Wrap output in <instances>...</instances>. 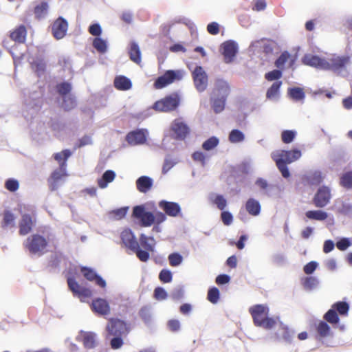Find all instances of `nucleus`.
<instances>
[{"label":"nucleus","mask_w":352,"mask_h":352,"mask_svg":"<svg viewBox=\"0 0 352 352\" xmlns=\"http://www.w3.org/2000/svg\"><path fill=\"white\" fill-rule=\"evenodd\" d=\"M220 50L223 56L224 62L229 64L234 60L238 54L239 45L235 41L228 40L221 45Z\"/></svg>","instance_id":"11"},{"label":"nucleus","mask_w":352,"mask_h":352,"mask_svg":"<svg viewBox=\"0 0 352 352\" xmlns=\"http://www.w3.org/2000/svg\"><path fill=\"white\" fill-rule=\"evenodd\" d=\"M262 52L266 56L265 60H268L278 53V45L273 41H262Z\"/></svg>","instance_id":"24"},{"label":"nucleus","mask_w":352,"mask_h":352,"mask_svg":"<svg viewBox=\"0 0 352 352\" xmlns=\"http://www.w3.org/2000/svg\"><path fill=\"white\" fill-rule=\"evenodd\" d=\"M179 160L177 158H173L170 156V155H166L163 166L162 173L164 175H166L173 167H174L177 163Z\"/></svg>","instance_id":"47"},{"label":"nucleus","mask_w":352,"mask_h":352,"mask_svg":"<svg viewBox=\"0 0 352 352\" xmlns=\"http://www.w3.org/2000/svg\"><path fill=\"white\" fill-rule=\"evenodd\" d=\"M55 88L58 94L64 97L70 95L69 94L72 90V84L69 81L64 80L57 83Z\"/></svg>","instance_id":"35"},{"label":"nucleus","mask_w":352,"mask_h":352,"mask_svg":"<svg viewBox=\"0 0 352 352\" xmlns=\"http://www.w3.org/2000/svg\"><path fill=\"white\" fill-rule=\"evenodd\" d=\"M129 210L128 206H123L113 210L108 213V217L112 220H120L125 217Z\"/></svg>","instance_id":"43"},{"label":"nucleus","mask_w":352,"mask_h":352,"mask_svg":"<svg viewBox=\"0 0 352 352\" xmlns=\"http://www.w3.org/2000/svg\"><path fill=\"white\" fill-rule=\"evenodd\" d=\"M67 282L69 290L74 296L85 298L91 296V291L88 288L81 287L74 277H68Z\"/></svg>","instance_id":"19"},{"label":"nucleus","mask_w":352,"mask_h":352,"mask_svg":"<svg viewBox=\"0 0 352 352\" xmlns=\"http://www.w3.org/2000/svg\"><path fill=\"white\" fill-rule=\"evenodd\" d=\"M331 197V190L327 186H320L313 198V203L318 208L325 207Z\"/></svg>","instance_id":"15"},{"label":"nucleus","mask_w":352,"mask_h":352,"mask_svg":"<svg viewBox=\"0 0 352 352\" xmlns=\"http://www.w3.org/2000/svg\"><path fill=\"white\" fill-rule=\"evenodd\" d=\"M296 131L294 130H284L281 133V140L285 144L292 142L296 138Z\"/></svg>","instance_id":"60"},{"label":"nucleus","mask_w":352,"mask_h":352,"mask_svg":"<svg viewBox=\"0 0 352 352\" xmlns=\"http://www.w3.org/2000/svg\"><path fill=\"white\" fill-rule=\"evenodd\" d=\"M288 96L294 101H301L305 98V94L302 88L299 87H291L287 89Z\"/></svg>","instance_id":"33"},{"label":"nucleus","mask_w":352,"mask_h":352,"mask_svg":"<svg viewBox=\"0 0 352 352\" xmlns=\"http://www.w3.org/2000/svg\"><path fill=\"white\" fill-rule=\"evenodd\" d=\"M350 59L349 56H336L327 60L318 55L305 54L302 57V61L306 65L320 70L331 71L338 75H340L342 72L346 70V66L350 62Z\"/></svg>","instance_id":"1"},{"label":"nucleus","mask_w":352,"mask_h":352,"mask_svg":"<svg viewBox=\"0 0 352 352\" xmlns=\"http://www.w3.org/2000/svg\"><path fill=\"white\" fill-rule=\"evenodd\" d=\"M280 328L283 331L282 336L283 340L285 343L291 344L294 336V331L289 329L288 326L284 324L282 322H280Z\"/></svg>","instance_id":"50"},{"label":"nucleus","mask_w":352,"mask_h":352,"mask_svg":"<svg viewBox=\"0 0 352 352\" xmlns=\"http://www.w3.org/2000/svg\"><path fill=\"white\" fill-rule=\"evenodd\" d=\"M120 238L124 245L131 250L139 244L135 234L131 229L124 230L121 232Z\"/></svg>","instance_id":"26"},{"label":"nucleus","mask_w":352,"mask_h":352,"mask_svg":"<svg viewBox=\"0 0 352 352\" xmlns=\"http://www.w3.org/2000/svg\"><path fill=\"white\" fill-rule=\"evenodd\" d=\"M132 217L136 219L142 227H150L155 223V214L146 210L144 204L137 205L133 208Z\"/></svg>","instance_id":"6"},{"label":"nucleus","mask_w":352,"mask_h":352,"mask_svg":"<svg viewBox=\"0 0 352 352\" xmlns=\"http://www.w3.org/2000/svg\"><path fill=\"white\" fill-rule=\"evenodd\" d=\"M134 253H135L138 259L142 262H146L150 258V250H147L146 249H142L140 248V244L137 245L131 250Z\"/></svg>","instance_id":"49"},{"label":"nucleus","mask_w":352,"mask_h":352,"mask_svg":"<svg viewBox=\"0 0 352 352\" xmlns=\"http://www.w3.org/2000/svg\"><path fill=\"white\" fill-rule=\"evenodd\" d=\"M148 135L147 129H137L127 133L126 140L130 145H141L146 142Z\"/></svg>","instance_id":"16"},{"label":"nucleus","mask_w":352,"mask_h":352,"mask_svg":"<svg viewBox=\"0 0 352 352\" xmlns=\"http://www.w3.org/2000/svg\"><path fill=\"white\" fill-rule=\"evenodd\" d=\"M92 309L101 316L108 315L110 313L109 302L104 298H97L92 301Z\"/></svg>","instance_id":"23"},{"label":"nucleus","mask_w":352,"mask_h":352,"mask_svg":"<svg viewBox=\"0 0 352 352\" xmlns=\"http://www.w3.org/2000/svg\"><path fill=\"white\" fill-rule=\"evenodd\" d=\"M116 173L113 170H107L98 179V185L100 188H105L116 177Z\"/></svg>","instance_id":"30"},{"label":"nucleus","mask_w":352,"mask_h":352,"mask_svg":"<svg viewBox=\"0 0 352 352\" xmlns=\"http://www.w3.org/2000/svg\"><path fill=\"white\" fill-rule=\"evenodd\" d=\"M32 215L28 213L21 214V220L19 222V234L25 236L29 234L36 223V218L34 211L32 210Z\"/></svg>","instance_id":"14"},{"label":"nucleus","mask_w":352,"mask_h":352,"mask_svg":"<svg viewBox=\"0 0 352 352\" xmlns=\"http://www.w3.org/2000/svg\"><path fill=\"white\" fill-rule=\"evenodd\" d=\"M320 284L319 279L313 276H307L302 279V285L307 291H311L318 287Z\"/></svg>","instance_id":"36"},{"label":"nucleus","mask_w":352,"mask_h":352,"mask_svg":"<svg viewBox=\"0 0 352 352\" xmlns=\"http://www.w3.org/2000/svg\"><path fill=\"white\" fill-rule=\"evenodd\" d=\"M220 298V292L214 286L211 287L208 290L207 300L212 304H217Z\"/></svg>","instance_id":"52"},{"label":"nucleus","mask_w":352,"mask_h":352,"mask_svg":"<svg viewBox=\"0 0 352 352\" xmlns=\"http://www.w3.org/2000/svg\"><path fill=\"white\" fill-rule=\"evenodd\" d=\"M352 245L350 238H340L336 243V248L340 251H344Z\"/></svg>","instance_id":"64"},{"label":"nucleus","mask_w":352,"mask_h":352,"mask_svg":"<svg viewBox=\"0 0 352 352\" xmlns=\"http://www.w3.org/2000/svg\"><path fill=\"white\" fill-rule=\"evenodd\" d=\"M158 278L163 283H169L173 280V274L170 270L162 269L160 273Z\"/></svg>","instance_id":"62"},{"label":"nucleus","mask_w":352,"mask_h":352,"mask_svg":"<svg viewBox=\"0 0 352 352\" xmlns=\"http://www.w3.org/2000/svg\"><path fill=\"white\" fill-rule=\"evenodd\" d=\"M340 184L345 188H352V170L347 171L342 174L340 177Z\"/></svg>","instance_id":"57"},{"label":"nucleus","mask_w":352,"mask_h":352,"mask_svg":"<svg viewBox=\"0 0 352 352\" xmlns=\"http://www.w3.org/2000/svg\"><path fill=\"white\" fill-rule=\"evenodd\" d=\"M159 207L169 217H178L182 212L180 205L177 202L161 200L158 203Z\"/></svg>","instance_id":"20"},{"label":"nucleus","mask_w":352,"mask_h":352,"mask_svg":"<svg viewBox=\"0 0 352 352\" xmlns=\"http://www.w3.org/2000/svg\"><path fill=\"white\" fill-rule=\"evenodd\" d=\"M48 8V3L46 1H42L41 3L36 5L34 8V14L36 17L38 19L45 17L47 12Z\"/></svg>","instance_id":"53"},{"label":"nucleus","mask_w":352,"mask_h":352,"mask_svg":"<svg viewBox=\"0 0 352 352\" xmlns=\"http://www.w3.org/2000/svg\"><path fill=\"white\" fill-rule=\"evenodd\" d=\"M230 91V88L228 82L223 79L217 78L215 80L214 89L212 96L227 99Z\"/></svg>","instance_id":"21"},{"label":"nucleus","mask_w":352,"mask_h":352,"mask_svg":"<svg viewBox=\"0 0 352 352\" xmlns=\"http://www.w3.org/2000/svg\"><path fill=\"white\" fill-rule=\"evenodd\" d=\"M68 22L63 16H58L51 25V32L56 40L63 38L68 30Z\"/></svg>","instance_id":"12"},{"label":"nucleus","mask_w":352,"mask_h":352,"mask_svg":"<svg viewBox=\"0 0 352 352\" xmlns=\"http://www.w3.org/2000/svg\"><path fill=\"white\" fill-rule=\"evenodd\" d=\"M210 100L212 109L216 113H219L223 111L227 99L212 96Z\"/></svg>","instance_id":"38"},{"label":"nucleus","mask_w":352,"mask_h":352,"mask_svg":"<svg viewBox=\"0 0 352 352\" xmlns=\"http://www.w3.org/2000/svg\"><path fill=\"white\" fill-rule=\"evenodd\" d=\"M316 329L320 336L323 338L328 336L331 331L330 326L326 320H320L317 325Z\"/></svg>","instance_id":"56"},{"label":"nucleus","mask_w":352,"mask_h":352,"mask_svg":"<svg viewBox=\"0 0 352 352\" xmlns=\"http://www.w3.org/2000/svg\"><path fill=\"white\" fill-rule=\"evenodd\" d=\"M15 220L16 217L14 214L9 210H6L3 214V219L1 223V227L3 229L13 228L15 226Z\"/></svg>","instance_id":"31"},{"label":"nucleus","mask_w":352,"mask_h":352,"mask_svg":"<svg viewBox=\"0 0 352 352\" xmlns=\"http://www.w3.org/2000/svg\"><path fill=\"white\" fill-rule=\"evenodd\" d=\"M137 190L142 193L148 192L153 185V179L147 175L139 177L135 181Z\"/></svg>","instance_id":"25"},{"label":"nucleus","mask_w":352,"mask_h":352,"mask_svg":"<svg viewBox=\"0 0 352 352\" xmlns=\"http://www.w3.org/2000/svg\"><path fill=\"white\" fill-rule=\"evenodd\" d=\"M129 54L130 59L135 63H140L141 61V52L137 42L133 41L129 44Z\"/></svg>","instance_id":"32"},{"label":"nucleus","mask_w":352,"mask_h":352,"mask_svg":"<svg viewBox=\"0 0 352 352\" xmlns=\"http://www.w3.org/2000/svg\"><path fill=\"white\" fill-rule=\"evenodd\" d=\"M24 245L31 254L41 255L46 248L47 241L44 236L34 234L28 237Z\"/></svg>","instance_id":"8"},{"label":"nucleus","mask_w":352,"mask_h":352,"mask_svg":"<svg viewBox=\"0 0 352 352\" xmlns=\"http://www.w3.org/2000/svg\"><path fill=\"white\" fill-rule=\"evenodd\" d=\"M114 87L120 91H127L132 87V82L128 77L119 75L116 76L113 81Z\"/></svg>","instance_id":"28"},{"label":"nucleus","mask_w":352,"mask_h":352,"mask_svg":"<svg viewBox=\"0 0 352 352\" xmlns=\"http://www.w3.org/2000/svg\"><path fill=\"white\" fill-rule=\"evenodd\" d=\"M305 179L308 184L313 186L319 185L323 181L322 173L319 170H315L307 173L305 176Z\"/></svg>","instance_id":"40"},{"label":"nucleus","mask_w":352,"mask_h":352,"mask_svg":"<svg viewBox=\"0 0 352 352\" xmlns=\"http://www.w3.org/2000/svg\"><path fill=\"white\" fill-rule=\"evenodd\" d=\"M338 211L340 214L352 218V203L349 201H342Z\"/></svg>","instance_id":"61"},{"label":"nucleus","mask_w":352,"mask_h":352,"mask_svg":"<svg viewBox=\"0 0 352 352\" xmlns=\"http://www.w3.org/2000/svg\"><path fill=\"white\" fill-rule=\"evenodd\" d=\"M192 78L197 91L199 93L204 92L208 87V76L203 67L196 65L192 72Z\"/></svg>","instance_id":"10"},{"label":"nucleus","mask_w":352,"mask_h":352,"mask_svg":"<svg viewBox=\"0 0 352 352\" xmlns=\"http://www.w3.org/2000/svg\"><path fill=\"white\" fill-rule=\"evenodd\" d=\"M76 340L81 342L86 349H93L97 346V334L92 331H80Z\"/></svg>","instance_id":"18"},{"label":"nucleus","mask_w":352,"mask_h":352,"mask_svg":"<svg viewBox=\"0 0 352 352\" xmlns=\"http://www.w3.org/2000/svg\"><path fill=\"white\" fill-rule=\"evenodd\" d=\"M281 81H275L268 88L266 92V98L270 100H277L279 97L280 88L281 87Z\"/></svg>","instance_id":"34"},{"label":"nucleus","mask_w":352,"mask_h":352,"mask_svg":"<svg viewBox=\"0 0 352 352\" xmlns=\"http://www.w3.org/2000/svg\"><path fill=\"white\" fill-rule=\"evenodd\" d=\"M138 314L144 324L150 329V331H153L155 329L154 318L151 309L148 307H142L140 309Z\"/></svg>","instance_id":"22"},{"label":"nucleus","mask_w":352,"mask_h":352,"mask_svg":"<svg viewBox=\"0 0 352 352\" xmlns=\"http://www.w3.org/2000/svg\"><path fill=\"white\" fill-rule=\"evenodd\" d=\"M219 143V140L216 136H211L205 140L202 144V148L204 151H210L216 148Z\"/></svg>","instance_id":"51"},{"label":"nucleus","mask_w":352,"mask_h":352,"mask_svg":"<svg viewBox=\"0 0 352 352\" xmlns=\"http://www.w3.org/2000/svg\"><path fill=\"white\" fill-rule=\"evenodd\" d=\"M305 216L310 220L324 221L328 217V213L321 210H308L305 212Z\"/></svg>","instance_id":"37"},{"label":"nucleus","mask_w":352,"mask_h":352,"mask_svg":"<svg viewBox=\"0 0 352 352\" xmlns=\"http://www.w3.org/2000/svg\"><path fill=\"white\" fill-rule=\"evenodd\" d=\"M168 260L170 266L178 267L183 263L184 258L180 253L175 252L168 255Z\"/></svg>","instance_id":"55"},{"label":"nucleus","mask_w":352,"mask_h":352,"mask_svg":"<svg viewBox=\"0 0 352 352\" xmlns=\"http://www.w3.org/2000/svg\"><path fill=\"white\" fill-rule=\"evenodd\" d=\"M245 138L244 133L238 129H232L228 134V140L232 144L243 142Z\"/></svg>","instance_id":"41"},{"label":"nucleus","mask_w":352,"mask_h":352,"mask_svg":"<svg viewBox=\"0 0 352 352\" xmlns=\"http://www.w3.org/2000/svg\"><path fill=\"white\" fill-rule=\"evenodd\" d=\"M174 138L170 135H164L162 142V148L166 151H174L176 148Z\"/></svg>","instance_id":"54"},{"label":"nucleus","mask_w":352,"mask_h":352,"mask_svg":"<svg viewBox=\"0 0 352 352\" xmlns=\"http://www.w3.org/2000/svg\"><path fill=\"white\" fill-rule=\"evenodd\" d=\"M108 335L127 336L131 331V324L126 321L111 318L106 326Z\"/></svg>","instance_id":"9"},{"label":"nucleus","mask_w":352,"mask_h":352,"mask_svg":"<svg viewBox=\"0 0 352 352\" xmlns=\"http://www.w3.org/2000/svg\"><path fill=\"white\" fill-rule=\"evenodd\" d=\"M27 31L23 25H21L10 34V38L12 41L19 43H23L25 40Z\"/></svg>","instance_id":"39"},{"label":"nucleus","mask_w":352,"mask_h":352,"mask_svg":"<svg viewBox=\"0 0 352 352\" xmlns=\"http://www.w3.org/2000/svg\"><path fill=\"white\" fill-rule=\"evenodd\" d=\"M77 105L76 97L72 95L62 97L61 107L66 111L74 109Z\"/></svg>","instance_id":"42"},{"label":"nucleus","mask_w":352,"mask_h":352,"mask_svg":"<svg viewBox=\"0 0 352 352\" xmlns=\"http://www.w3.org/2000/svg\"><path fill=\"white\" fill-rule=\"evenodd\" d=\"M333 308L340 316H346L349 311V304L346 301H338L333 304Z\"/></svg>","instance_id":"48"},{"label":"nucleus","mask_w":352,"mask_h":352,"mask_svg":"<svg viewBox=\"0 0 352 352\" xmlns=\"http://www.w3.org/2000/svg\"><path fill=\"white\" fill-rule=\"evenodd\" d=\"M113 336L109 341L112 349L117 350L120 349L124 344L123 336L121 335H111Z\"/></svg>","instance_id":"58"},{"label":"nucleus","mask_w":352,"mask_h":352,"mask_svg":"<svg viewBox=\"0 0 352 352\" xmlns=\"http://www.w3.org/2000/svg\"><path fill=\"white\" fill-rule=\"evenodd\" d=\"M283 72L281 69H275L270 72H267L265 74V78L268 81H279L278 79H280L282 77Z\"/></svg>","instance_id":"59"},{"label":"nucleus","mask_w":352,"mask_h":352,"mask_svg":"<svg viewBox=\"0 0 352 352\" xmlns=\"http://www.w3.org/2000/svg\"><path fill=\"white\" fill-rule=\"evenodd\" d=\"M210 199L214 205H216L217 208L220 210H223L227 206V200L222 195H211L210 196Z\"/></svg>","instance_id":"44"},{"label":"nucleus","mask_w":352,"mask_h":352,"mask_svg":"<svg viewBox=\"0 0 352 352\" xmlns=\"http://www.w3.org/2000/svg\"><path fill=\"white\" fill-rule=\"evenodd\" d=\"M184 74L185 72L183 69L166 70L162 75L155 79L153 86L157 89H163L175 82L182 80Z\"/></svg>","instance_id":"4"},{"label":"nucleus","mask_w":352,"mask_h":352,"mask_svg":"<svg viewBox=\"0 0 352 352\" xmlns=\"http://www.w3.org/2000/svg\"><path fill=\"white\" fill-rule=\"evenodd\" d=\"M254 324L258 327H262L266 330L272 329L276 322L274 318L269 317V307L266 305L257 304L249 309Z\"/></svg>","instance_id":"3"},{"label":"nucleus","mask_w":352,"mask_h":352,"mask_svg":"<svg viewBox=\"0 0 352 352\" xmlns=\"http://www.w3.org/2000/svg\"><path fill=\"white\" fill-rule=\"evenodd\" d=\"M31 67L36 76L41 77L46 71L47 64L43 57L37 56L31 63Z\"/></svg>","instance_id":"27"},{"label":"nucleus","mask_w":352,"mask_h":352,"mask_svg":"<svg viewBox=\"0 0 352 352\" xmlns=\"http://www.w3.org/2000/svg\"><path fill=\"white\" fill-rule=\"evenodd\" d=\"M180 98L177 93L165 96L157 100L152 106L153 110L159 112H170L175 110L179 105Z\"/></svg>","instance_id":"5"},{"label":"nucleus","mask_w":352,"mask_h":352,"mask_svg":"<svg viewBox=\"0 0 352 352\" xmlns=\"http://www.w3.org/2000/svg\"><path fill=\"white\" fill-rule=\"evenodd\" d=\"M245 210L249 214L256 217L261 213L260 202L254 198H249L245 203Z\"/></svg>","instance_id":"29"},{"label":"nucleus","mask_w":352,"mask_h":352,"mask_svg":"<svg viewBox=\"0 0 352 352\" xmlns=\"http://www.w3.org/2000/svg\"><path fill=\"white\" fill-rule=\"evenodd\" d=\"M323 318L327 322H329L332 325L338 324L340 322L339 314L333 308L329 309L324 315Z\"/></svg>","instance_id":"46"},{"label":"nucleus","mask_w":352,"mask_h":352,"mask_svg":"<svg viewBox=\"0 0 352 352\" xmlns=\"http://www.w3.org/2000/svg\"><path fill=\"white\" fill-rule=\"evenodd\" d=\"M172 133L169 134L174 140H184L190 133L188 126L184 122L175 120L170 125Z\"/></svg>","instance_id":"13"},{"label":"nucleus","mask_w":352,"mask_h":352,"mask_svg":"<svg viewBox=\"0 0 352 352\" xmlns=\"http://www.w3.org/2000/svg\"><path fill=\"white\" fill-rule=\"evenodd\" d=\"M72 152L69 149H64L60 153L54 154L55 160L60 163L59 168L54 170L50 176V178L60 181L63 177L67 175V160L71 156Z\"/></svg>","instance_id":"7"},{"label":"nucleus","mask_w":352,"mask_h":352,"mask_svg":"<svg viewBox=\"0 0 352 352\" xmlns=\"http://www.w3.org/2000/svg\"><path fill=\"white\" fill-rule=\"evenodd\" d=\"M80 272L87 280L94 282L97 286L101 288L106 287V280L93 268L82 266L80 267Z\"/></svg>","instance_id":"17"},{"label":"nucleus","mask_w":352,"mask_h":352,"mask_svg":"<svg viewBox=\"0 0 352 352\" xmlns=\"http://www.w3.org/2000/svg\"><path fill=\"white\" fill-rule=\"evenodd\" d=\"M92 45L96 50V51L100 54L106 53L108 49L107 41L100 36L95 37L94 38Z\"/></svg>","instance_id":"45"},{"label":"nucleus","mask_w":352,"mask_h":352,"mask_svg":"<svg viewBox=\"0 0 352 352\" xmlns=\"http://www.w3.org/2000/svg\"><path fill=\"white\" fill-rule=\"evenodd\" d=\"M302 153L298 148L291 151L276 150L271 153L272 159L281 173L283 177L287 179L291 176L287 165L300 158Z\"/></svg>","instance_id":"2"},{"label":"nucleus","mask_w":352,"mask_h":352,"mask_svg":"<svg viewBox=\"0 0 352 352\" xmlns=\"http://www.w3.org/2000/svg\"><path fill=\"white\" fill-rule=\"evenodd\" d=\"M289 57L290 54L287 51H284L276 60L275 66L278 69H283Z\"/></svg>","instance_id":"63"}]
</instances>
